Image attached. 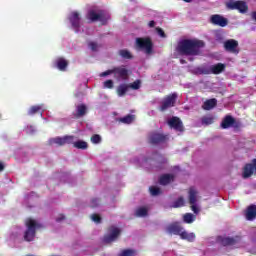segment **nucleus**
Returning <instances> with one entry per match:
<instances>
[{
  "label": "nucleus",
  "instance_id": "3",
  "mask_svg": "<svg viewBox=\"0 0 256 256\" xmlns=\"http://www.w3.org/2000/svg\"><path fill=\"white\" fill-rule=\"evenodd\" d=\"M26 231L24 232V240L31 242L35 239V235L37 233V229H41L43 227L42 224L35 221L33 218H27L25 221Z\"/></svg>",
  "mask_w": 256,
  "mask_h": 256
},
{
  "label": "nucleus",
  "instance_id": "34",
  "mask_svg": "<svg viewBox=\"0 0 256 256\" xmlns=\"http://www.w3.org/2000/svg\"><path fill=\"white\" fill-rule=\"evenodd\" d=\"M119 55L123 59H133V55L131 54V52H129V50L126 49L119 50Z\"/></svg>",
  "mask_w": 256,
  "mask_h": 256
},
{
  "label": "nucleus",
  "instance_id": "40",
  "mask_svg": "<svg viewBox=\"0 0 256 256\" xmlns=\"http://www.w3.org/2000/svg\"><path fill=\"white\" fill-rule=\"evenodd\" d=\"M114 83L113 80H106L104 82V89H113Z\"/></svg>",
  "mask_w": 256,
  "mask_h": 256
},
{
  "label": "nucleus",
  "instance_id": "11",
  "mask_svg": "<svg viewBox=\"0 0 256 256\" xmlns=\"http://www.w3.org/2000/svg\"><path fill=\"white\" fill-rule=\"evenodd\" d=\"M168 125L171 129H174L175 131H178L179 133H183L185 131V126L183 125V121H181V118L177 116H173L169 121Z\"/></svg>",
  "mask_w": 256,
  "mask_h": 256
},
{
  "label": "nucleus",
  "instance_id": "12",
  "mask_svg": "<svg viewBox=\"0 0 256 256\" xmlns=\"http://www.w3.org/2000/svg\"><path fill=\"white\" fill-rule=\"evenodd\" d=\"M113 71V75L116 79H122V81L129 79V70L125 68V66L114 67Z\"/></svg>",
  "mask_w": 256,
  "mask_h": 256
},
{
  "label": "nucleus",
  "instance_id": "29",
  "mask_svg": "<svg viewBox=\"0 0 256 256\" xmlns=\"http://www.w3.org/2000/svg\"><path fill=\"white\" fill-rule=\"evenodd\" d=\"M185 205V198H183V196H180L178 199H176L171 207L173 209H179V207H183Z\"/></svg>",
  "mask_w": 256,
  "mask_h": 256
},
{
  "label": "nucleus",
  "instance_id": "37",
  "mask_svg": "<svg viewBox=\"0 0 256 256\" xmlns=\"http://www.w3.org/2000/svg\"><path fill=\"white\" fill-rule=\"evenodd\" d=\"M149 191L153 197H157V195H161V188L157 186L150 187Z\"/></svg>",
  "mask_w": 256,
  "mask_h": 256
},
{
  "label": "nucleus",
  "instance_id": "45",
  "mask_svg": "<svg viewBox=\"0 0 256 256\" xmlns=\"http://www.w3.org/2000/svg\"><path fill=\"white\" fill-rule=\"evenodd\" d=\"M156 32L158 33V35L160 37H162L163 39H165V37H167V34H165V31H163L161 28L157 27L156 28Z\"/></svg>",
  "mask_w": 256,
  "mask_h": 256
},
{
  "label": "nucleus",
  "instance_id": "15",
  "mask_svg": "<svg viewBox=\"0 0 256 256\" xmlns=\"http://www.w3.org/2000/svg\"><path fill=\"white\" fill-rule=\"evenodd\" d=\"M69 21L76 33H79V28L81 27V17H79V12H72Z\"/></svg>",
  "mask_w": 256,
  "mask_h": 256
},
{
  "label": "nucleus",
  "instance_id": "7",
  "mask_svg": "<svg viewBox=\"0 0 256 256\" xmlns=\"http://www.w3.org/2000/svg\"><path fill=\"white\" fill-rule=\"evenodd\" d=\"M148 139L151 145H159V143H167V141H169V135L158 132H151Z\"/></svg>",
  "mask_w": 256,
  "mask_h": 256
},
{
  "label": "nucleus",
  "instance_id": "6",
  "mask_svg": "<svg viewBox=\"0 0 256 256\" xmlns=\"http://www.w3.org/2000/svg\"><path fill=\"white\" fill-rule=\"evenodd\" d=\"M108 231L110 234H107L103 237V243L109 244L119 239V235H121V229H119L117 226H110Z\"/></svg>",
  "mask_w": 256,
  "mask_h": 256
},
{
  "label": "nucleus",
  "instance_id": "8",
  "mask_svg": "<svg viewBox=\"0 0 256 256\" xmlns=\"http://www.w3.org/2000/svg\"><path fill=\"white\" fill-rule=\"evenodd\" d=\"M177 101V93H172L166 96L163 101L162 105L159 107V111H167L170 107H175V103Z\"/></svg>",
  "mask_w": 256,
  "mask_h": 256
},
{
  "label": "nucleus",
  "instance_id": "17",
  "mask_svg": "<svg viewBox=\"0 0 256 256\" xmlns=\"http://www.w3.org/2000/svg\"><path fill=\"white\" fill-rule=\"evenodd\" d=\"M227 65L223 63H217L210 66L211 75H221L225 71Z\"/></svg>",
  "mask_w": 256,
  "mask_h": 256
},
{
  "label": "nucleus",
  "instance_id": "4",
  "mask_svg": "<svg viewBox=\"0 0 256 256\" xmlns=\"http://www.w3.org/2000/svg\"><path fill=\"white\" fill-rule=\"evenodd\" d=\"M86 17L91 21V23L100 21L102 25H107V21L111 19V16H109L105 10H99L98 12L95 10H89Z\"/></svg>",
  "mask_w": 256,
  "mask_h": 256
},
{
  "label": "nucleus",
  "instance_id": "26",
  "mask_svg": "<svg viewBox=\"0 0 256 256\" xmlns=\"http://www.w3.org/2000/svg\"><path fill=\"white\" fill-rule=\"evenodd\" d=\"M220 242L223 247H229L231 245H235L237 243V240L231 237H224L220 239Z\"/></svg>",
  "mask_w": 256,
  "mask_h": 256
},
{
  "label": "nucleus",
  "instance_id": "27",
  "mask_svg": "<svg viewBox=\"0 0 256 256\" xmlns=\"http://www.w3.org/2000/svg\"><path fill=\"white\" fill-rule=\"evenodd\" d=\"M37 113H40V115H43L42 105L31 106L30 109L28 110V115H37Z\"/></svg>",
  "mask_w": 256,
  "mask_h": 256
},
{
  "label": "nucleus",
  "instance_id": "44",
  "mask_svg": "<svg viewBox=\"0 0 256 256\" xmlns=\"http://www.w3.org/2000/svg\"><path fill=\"white\" fill-rule=\"evenodd\" d=\"M114 71H113V68L112 69H109V70H106L105 72H102L100 74V77H107L109 75H113Z\"/></svg>",
  "mask_w": 256,
  "mask_h": 256
},
{
  "label": "nucleus",
  "instance_id": "50",
  "mask_svg": "<svg viewBox=\"0 0 256 256\" xmlns=\"http://www.w3.org/2000/svg\"><path fill=\"white\" fill-rule=\"evenodd\" d=\"M180 63H181V65H185V63H187V61H185L184 59H180Z\"/></svg>",
  "mask_w": 256,
  "mask_h": 256
},
{
  "label": "nucleus",
  "instance_id": "24",
  "mask_svg": "<svg viewBox=\"0 0 256 256\" xmlns=\"http://www.w3.org/2000/svg\"><path fill=\"white\" fill-rule=\"evenodd\" d=\"M87 114V106L85 104H80L77 106V112L74 114L75 119H80Z\"/></svg>",
  "mask_w": 256,
  "mask_h": 256
},
{
  "label": "nucleus",
  "instance_id": "33",
  "mask_svg": "<svg viewBox=\"0 0 256 256\" xmlns=\"http://www.w3.org/2000/svg\"><path fill=\"white\" fill-rule=\"evenodd\" d=\"M73 147H75L76 149H87V147H89V145L87 144V142L83 141V140H78L76 142L73 143Z\"/></svg>",
  "mask_w": 256,
  "mask_h": 256
},
{
  "label": "nucleus",
  "instance_id": "16",
  "mask_svg": "<svg viewBox=\"0 0 256 256\" xmlns=\"http://www.w3.org/2000/svg\"><path fill=\"white\" fill-rule=\"evenodd\" d=\"M253 173H256V159L252 161L250 164H246L244 166L243 170V178L244 179H249Z\"/></svg>",
  "mask_w": 256,
  "mask_h": 256
},
{
  "label": "nucleus",
  "instance_id": "5",
  "mask_svg": "<svg viewBox=\"0 0 256 256\" xmlns=\"http://www.w3.org/2000/svg\"><path fill=\"white\" fill-rule=\"evenodd\" d=\"M136 47L141 51H145L147 55L153 53V41L151 38H136Z\"/></svg>",
  "mask_w": 256,
  "mask_h": 256
},
{
  "label": "nucleus",
  "instance_id": "21",
  "mask_svg": "<svg viewBox=\"0 0 256 256\" xmlns=\"http://www.w3.org/2000/svg\"><path fill=\"white\" fill-rule=\"evenodd\" d=\"M175 181V175L173 174H163L159 178L160 185H169V183H173Z\"/></svg>",
  "mask_w": 256,
  "mask_h": 256
},
{
  "label": "nucleus",
  "instance_id": "36",
  "mask_svg": "<svg viewBox=\"0 0 256 256\" xmlns=\"http://www.w3.org/2000/svg\"><path fill=\"white\" fill-rule=\"evenodd\" d=\"M183 221H184V223L191 224V223H193V221H195V216L191 213H186L183 216Z\"/></svg>",
  "mask_w": 256,
  "mask_h": 256
},
{
  "label": "nucleus",
  "instance_id": "14",
  "mask_svg": "<svg viewBox=\"0 0 256 256\" xmlns=\"http://www.w3.org/2000/svg\"><path fill=\"white\" fill-rule=\"evenodd\" d=\"M73 139V136L56 137L50 140V145H53V143L59 145L60 147L67 144L70 145L73 143Z\"/></svg>",
  "mask_w": 256,
  "mask_h": 256
},
{
  "label": "nucleus",
  "instance_id": "13",
  "mask_svg": "<svg viewBox=\"0 0 256 256\" xmlns=\"http://www.w3.org/2000/svg\"><path fill=\"white\" fill-rule=\"evenodd\" d=\"M210 22L212 25H217L218 27H227L229 20L219 14H214L211 16Z\"/></svg>",
  "mask_w": 256,
  "mask_h": 256
},
{
  "label": "nucleus",
  "instance_id": "1",
  "mask_svg": "<svg viewBox=\"0 0 256 256\" xmlns=\"http://www.w3.org/2000/svg\"><path fill=\"white\" fill-rule=\"evenodd\" d=\"M205 47V42L199 39H183L176 46L178 55H186L187 57H195L201 54V49Z\"/></svg>",
  "mask_w": 256,
  "mask_h": 256
},
{
  "label": "nucleus",
  "instance_id": "2",
  "mask_svg": "<svg viewBox=\"0 0 256 256\" xmlns=\"http://www.w3.org/2000/svg\"><path fill=\"white\" fill-rule=\"evenodd\" d=\"M167 232L170 235H179L180 239L189 241V243H193V241H195V233L185 231L181 223L177 221L167 226Z\"/></svg>",
  "mask_w": 256,
  "mask_h": 256
},
{
  "label": "nucleus",
  "instance_id": "43",
  "mask_svg": "<svg viewBox=\"0 0 256 256\" xmlns=\"http://www.w3.org/2000/svg\"><path fill=\"white\" fill-rule=\"evenodd\" d=\"M99 203H101V200H99L98 198H94L91 200V207L92 208L99 207Z\"/></svg>",
  "mask_w": 256,
  "mask_h": 256
},
{
  "label": "nucleus",
  "instance_id": "38",
  "mask_svg": "<svg viewBox=\"0 0 256 256\" xmlns=\"http://www.w3.org/2000/svg\"><path fill=\"white\" fill-rule=\"evenodd\" d=\"M134 255H135V251L131 249L122 250L121 253L118 254V256H134Z\"/></svg>",
  "mask_w": 256,
  "mask_h": 256
},
{
  "label": "nucleus",
  "instance_id": "51",
  "mask_svg": "<svg viewBox=\"0 0 256 256\" xmlns=\"http://www.w3.org/2000/svg\"><path fill=\"white\" fill-rule=\"evenodd\" d=\"M185 3H191L193 0H183Z\"/></svg>",
  "mask_w": 256,
  "mask_h": 256
},
{
  "label": "nucleus",
  "instance_id": "23",
  "mask_svg": "<svg viewBox=\"0 0 256 256\" xmlns=\"http://www.w3.org/2000/svg\"><path fill=\"white\" fill-rule=\"evenodd\" d=\"M246 219L248 221H253V219H256V205H250L247 208Z\"/></svg>",
  "mask_w": 256,
  "mask_h": 256
},
{
  "label": "nucleus",
  "instance_id": "39",
  "mask_svg": "<svg viewBox=\"0 0 256 256\" xmlns=\"http://www.w3.org/2000/svg\"><path fill=\"white\" fill-rule=\"evenodd\" d=\"M88 47L91 51H99V47H101V45L97 44V42H89Z\"/></svg>",
  "mask_w": 256,
  "mask_h": 256
},
{
  "label": "nucleus",
  "instance_id": "30",
  "mask_svg": "<svg viewBox=\"0 0 256 256\" xmlns=\"http://www.w3.org/2000/svg\"><path fill=\"white\" fill-rule=\"evenodd\" d=\"M135 215L136 217H147L149 215V209H147V207H139Z\"/></svg>",
  "mask_w": 256,
  "mask_h": 256
},
{
  "label": "nucleus",
  "instance_id": "28",
  "mask_svg": "<svg viewBox=\"0 0 256 256\" xmlns=\"http://www.w3.org/2000/svg\"><path fill=\"white\" fill-rule=\"evenodd\" d=\"M199 75H211V66L203 65L197 68Z\"/></svg>",
  "mask_w": 256,
  "mask_h": 256
},
{
  "label": "nucleus",
  "instance_id": "20",
  "mask_svg": "<svg viewBox=\"0 0 256 256\" xmlns=\"http://www.w3.org/2000/svg\"><path fill=\"white\" fill-rule=\"evenodd\" d=\"M235 125V118L231 115H227L221 122L222 129H229V127H233Z\"/></svg>",
  "mask_w": 256,
  "mask_h": 256
},
{
  "label": "nucleus",
  "instance_id": "10",
  "mask_svg": "<svg viewBox=\"0 0 256 256\" xmlns=\"http://www.w3.org/2000/svg\"><path fill=\"white\" fill-rule=\"evenodd\" d=\"M224 49L228 53H234V55H239V42L235 39H229L224 42Z\"/></svg>",
  "mask_w": 256,
  "mask_h": 256
},
{
  "label": "nucleus",
  "instance_id": "32",
  "mask_svg": "<svg viewBox=\"0 0 256 256\" xmlns=\"http://www.w3.org/2000/svg\"><path fill=\"white\" fill-rule=\"evenodd\" d=\"M215 122V117L209 115V116H203L201 118L202 125H213Z\"/></svg>",
  "mask_w": 256,
  "mask_h": 256
},
{
  "label": "nucleus",
  "instance_id": "22",
  "mask_svg": "<svg viewBox=\"0 0 256 256\" xmlns=\"http://www.w3.org/2000/svg\"><path fill=\"white\" fill-rule=\"evenodd\" d=\"M214 107H217V99L215 98L206 100L202 105V109H204V111H211Z\"/></svg>",
  "mask_w": 256,
  "mask_h": 256
},
{
  "label": "nucleus",
  "instance_id": "46",
  "mask_svg": "<svg viewBox=\"0 0 256 256\" xmlns=\"http://www.w3.org/2000/svg\"><path fill=\"white\" fill-rule=\"evenodd\" d=\"M191 205V209L193 211V213H199V208H197V204H190Z\"/></svg>",
  "mask_w": 256,
  "mask_h": 256
},
{
  "label": "nucleus",
  "instance_id": "47",
  "mask_svg": "<svg viewBox=\"0 0 256 256\" xmlns=\"http://www.w3.org/2000/svg\"><path fill=\"white\" fill-rule=\"evenodd\" d=\"M65 215L60 214L58 218H56L57 223H61V221H64Z\"/></svg>",
  "mask_w": 256,
  "mask_h": 256
},
{
  "label": "nucleus",
  "instance_id": "31",
  "mask_svg": "<svg viewBox=\"0 0 256 256\" xmlns=\"http://www.w3.org/2000/svg\"><path fill=\"white\" fill-rule=\"evenodd\" d=\"M135 119V116L128 114L122 118L119 119L120 123H124L125 125H131L133 123V120Z\"/></svg>",
  "mask_w": 256,
  "mask_h": 256
},
{
  "label": "nucleus",
  "instance_id": "41",
  "mask_svg": "<svg viewBox=\"0 0 256 256\" xmlns=\"http://www.w3.org/2000/svg\"><path fill=\"white\" fill-rule=\"evenodd\" d=\"M91 141L92 143H101V136L98 135V134H94L92 137H91Z\"/></svg>",
  "mask_w": 256,
  "mask_h": 256
},
{
  "label": "nucleus",
  "instance_id": "9",
  "mask_svg": "<svg viewBox=\"0 0 256 256\" xmlns=\"http://www.w3.org/2000/svg\"><path fill=\"white\" fill-rule=\"evenodd\" d=\"M228 9H231L232 11H239V13H247L249 11V6L247 5V2L245 1H234L229 2L227 4Z\"/></svg>",
  "mask_w": 256,
  "mask_h": 256
},
{
  "label": "nucleus",
  "instance_id": "42",
  "mask_svg": "<svg viewBox=\"0 0 256 256\" xmlns=\"http://www.w3.org/2000/svg\"><path fill=\"white\" fill-rule=\"evenodd\" d=\"M91 219L94 223H101V216L99 214H92Z\"/></svg>",
  "mask_w": 256,
  "mask_h": 256
},
{
  "label": "nucleus",
  "instance_id": "25",
  "mask_svg": "<svg viewBox=\"0 0 256 256\" xmlns=\"http://www.w3.org/2000/svg\"><path fill=\"white\" fill-rule=\"evenodd\" d=\"M128 91H129L128 84H120L116 89V93H117L118 97H125V95H127Z\"/></svg>",
  "mask_w": 256,
  "mask_h": 256
},
{
  "label": "nucleus",
  "instance_id": "48",
  "mask_svg": "<svg viewBox=\"0 0 256 256\" xmlns=\"http://www.w3.org/2000/svg\"><path fill=\"white\" fill-rule=\"evenodd\" d=\"M149 27L153 28L155 27V21L151 20L149 23H148Z\"/></svg>",
  "mask_w": 256,
  "mask_h": 256
},
{
  "label": "nucleus",
  "instance_id": "18",
  "mask_svg": "<svg viewBox=\"0 0 256 256\" xmlns=\"http://www.w3.org/2000/svg\"><path fill=\"white\" fill-rule=\"evenodd\" d=\"M55 67L59 69V71H67V67H69V61L65 60L63 57H59L55 60Z\"/></svg>",
  "mask_w": 256,
  "mask_h": 256
},
{
  "label": "nucleus",
  "instance_id": "35",
  "mask_svg": "<svg viewBox=\"0 0 256 256\" xmlns=\"http://www.w3.org/2000/svg\"><path fill=\"white\" fill-rule=\"evenodd\" d=\"M128 89H133L134 91L141 89V80H135L134 82L128 84Z\"/></svg>",
  "mask_w": 256,
  "mask_h": 256
},
{
  "label": "nucleus",
  "instance_id": "49",
  "mask_svg": "<svg viewBox=\"0 0 256 256\" xmlns=\"http://www.w3.org/2000/svg\"><path fill=\"white\" fill-rule=\"evenodd\" d=\"M5 170V165L0 162V172Z\"/></svg>",
  "mask_w": 256,
  "mask_h": 256
},
{
  "label": "nucleus",
  "instance_id": "19",
  "mask_svg": "<svg viewBox=\"0 0 256 256\" xmlns=\"http://www.w3.org/2000/svg\"><path fill=\"white\" fill-rule=\"evenodd\" d=\"M199 192L194 187L189 188L188 191V201L190 205H197V197Z\"/></svg>",
  "mask_w": 256,
  "mask_h": 256
}]
</instances>
